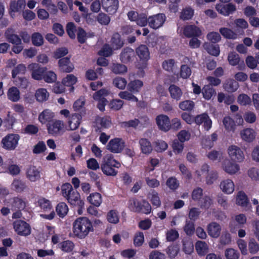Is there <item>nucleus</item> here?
Instances as JSON below:
<instances>
[{
  "instance_id": "9d476101",
  "label": "nucleus",
  "mask_w": 259,
  "mask_h": 259,
  "mask_svg": "<svg viewBox=\"0 0 259 259\" xmlns=\"http://www.w3.org/2000/svg\"><path fill=\"white\" fill-rule=\"evenodd\" d=\"M166 17L163 14H158L148 18L149 26L153 29H157L161 27L164 23Z\"/></svg>"
},
{
  "instance_id": "4c0bfd02",
  "label": "nucleus",
  "mask_w": 259,
  "mask_h": 259,
  "mask_svg": "<svg viewBox=\"0 0 259 259\" xmlns=\"http://www.w3.org/2000/svg\"><path fill=\"white\" fill-rule=\"evenodd\" d=\"M203 47L211 55L218 56L220 54V51L218 45H213L209 43H205Z\"/></svg>"
},
{
  "instance_id": "72a5a7b5",
  "label": "nucleus",
  "mask_w": 259,
  "mask_h": 259,
  "mask_svg": "<svg viewBox=\"0 0 259 259\" xmlns=\"http://www.w3.org/2000/svg\"><path fill=\"white\" fill-rule=\"evenodd\" d=\"M134 55V51L132 49L125 48L121 53L120 60L123 63H128L132 60Z\"/></svg>"
},
{
  "instance_id": "393cba45",
  "label": "nucleus",
  "mask_w": 259,
  "mask_h": 259,
  "mask_svg": "<svg viewBox=\"0 0 259 259\" xmlns=\"http://www.w3.org/2000/svg\"><path fill=\"white\" fill-rule=\"evenodd\" d=\"M184 34L187 37L199 36L201 34V30L195 25H189L185 27Z\"/></svg>"
},
{
  "instance_id": "0e129e2a",
  "label": "nucleus",
  "mask_w": 259,
  "mask_h": 259,
  "mask_svg": "<svg viewBox=\"0 0 259 259\" xmlns=\"http://www.w3.org/2000/svg\"><path fill=\"white\" fill-rule=\"evenodd\" d=\"M123 42L120 38V36L119 34H114L112 38V45L114 49H118L121 48L123 46Z\"/></svg>"
},
{
  "instance_id": "5fc2aeb1",
  "label": "nucleus",
  "mask_w": 259,
  "mask_h": 259,
  "mask_svg": "<svg viewBox=\"0 0 259 259\" xmlns=\"http://www.w3.org/2000/svg\"><path fill=\"white\" fill-rule=\"evenodd\" d=\"M13 82L15 85L22 89H25L29 85V81L25 77H18V78L13 79Z\"/></svg>"
},
{
  "instance_id": "f3484780",
  "label": "nucleus",
  "mask_w": 259,
  "mask_h": 259,
  "mask_svg": "<svg viewBox=\"0 0 259 259\" xmlns=\"http://www.w3.org/2000/svg\"><path fill=\"white\" fill-rule=\"evenodd\" d=\"M215 9L220 14L226 16L232 14L236 10L235 6L232 4L227 5L217 4Z\"/></svg>"
},
{
  "instance_id": "473e14b6",
  "label": "nucleus",
  "mask_w": 259,
  "mask_h": 259,
  "mask_svg": "<svg viewBox=\"0 0 259 259\" xmlns=\"http://www.w3.org/2000/svg\"><path fill=\"white\" fill-rule=\"evenodd\" d=\"M143 86V82L139 79H136L131 81L127 84V89L128 91L137 93L140 92L141 88Z\"/></svg>"
},
{
  "instance_id": "cd10ccee",
  "label": "nucleus",
  "mask_w": 259,
  "mask_h": 259,
  "mask_svg": "<svg viewBox=\"0 0 259 259\" xmlns=\"http://www.w3.org/2000/svg\"><path fill=\"white\" fill-rule=\"evenodd\" d=\"M55 113L49 109H45L38 116V120L42 124L50 121L55 117Z\"/></svg>"
},
{
  "instance_id": "f8f14e48",
  "label": "nucleus",
  "mask_w": 259,
  "mask_h": 259,
  "mask_svg": "<svg viewBox=\"0 0 259 259\" xmlns=\"http://www.w3.org/2000/svg\"><path fill=\"white\" fill-rule=\"evenodd\" d=\"M124 147V142L121 139L115 138L110 141L107 145V149L113 153L120 152Z\"/></svg>"
},
{
  "instance_id": "f03ea898",
  "label": "nucleus",
  "mask_w": 259,
  "mask_h": 259,
  "mask_svg": "<svg viewBox=\"0 0 259 259\" xmlns=\"http://www.w3.org/2000/svg\"><path fill=\"white\" fill-rule=\"evenodd\" d=\"M120 163L116 160L111 154H106L103 158L101 167L103 172L107 176H115L117 171L115 168H119Z\"/></svg>"
},
{
  "instance_id": "a18cd8bd",
  "label": "nucleus",
  "mask_w": 259,
  "mask_h": 259,
  "mask_svg": "<svg viewBox=\"0 0 259 259\" xmlns=\"http://www.w3.org/2000/svg\"><path fill=\"white\" fill-rule=\"evenodd\" d=\"M77 81L76 76L73 74H68L66 77L63 78L62 83L64 85L71 87L75 84Z\"/></svg>"
},
{
  "instance_id": "09e8293b",
  "label": "nucleus",
  "mask_w": 259,
  "mask_h": 259,
  "mask_svg": "<svg viewBox=\"0 0 259 259\" xmlns=\"http://www.w3.org/2000/svg\"><path fill=\"white\" fill-rule=\"evenodd\" d=\"M56 210L60 217L63 218L67 214L68 208L65 203L61 202L57 205Z\"/></svg>"
},
{
  "instance_id": "4d7b16f0",
  "label": "nucleus",
  "mask_w": 259,
  "mask_h": 259,
  "mask_svg": "<svg viewBox=\"0 0 259 259\" xmlns=\"http://www.w3.org/2000/svg\"><path fill=\"white\" fill-rule=\"evenodd\" d=\"M220 32L225 38L228 39H235L237 37V34L232 30L223 27L220 29Z\"/></svg>"
},
{
  "instance_id": "ddd939ff",
  "label": "nucleus",
  "mask_w": 259,
  "mask_h": 259,
  "mask_svg": "<svg viewBox=\"0 0 259 259\" xmlns=\"http://www.w3.org/2000/svg\"><path fill=\"white\" fill-rule=\"evenodd\" d=\"M41 169L35 166H29L26 170V178L31 182H35L40 179Z\"/></svg>"
},
{
  "instance_id": "a19ab883",
  "label": "nucleus",
  "mask_w": 259,
  "mask_h": 259,
  "mask_svg": "<svg viewBox=\"0 0 259 259\" xmlns=\"http://www.w3.org/2000/svg\"><path fill=\"white\" fill-rule=\"evenodd\" d=\"M26 71V67L25 65L20 64L15 67L12 71V77L13 79L18 78L17 76L20 74H25Z\"/></svg>"
},
{
  "instance_id": "aec40b11",
  "label": "nucleus",
  "mask_w": 259,
  "mask_h": 259,
  "mask_svg": "<svg viewBox=\"0 0 259 259\" xmlns=\"http://www.w3.org/2000/svg\"><path fill=\"white\" fill-rule=\"evenodd\" d=\"M81 116L79 114L74 113L72 114L69 118L68 123V131H74L76 130L81 122Z\"/></svg>"
},
{
  "instance_id": "bf43d9fd",
  "label": "nucleus",
  "mask_w": 259,
  "mask_h": 259,
  "mask_svg": "<svg viewBox=\"0 0 259 259\" xmlns=\"http://www.w3.org/2000/svg\"><path fill=\"white\" fill-rule=\"evenodd\" d=\"M113 85L120 90H123L127 85L126 79L121 77H116L113 80Z\"/></svg>"
},
{
  "instance_id": "39448f33",
  "label": "nucleus",
  "mask_w": 259,
  "mask_h": 259,
  "mask_svg": "<svg viewBox=\"0 0 259 259\" xmlns=\"http://www.w3.org/2000/svg\"><path fill=\"white\" fill-rule=\"evenodd\" d=\"M47 130L49 134L53 136H60L65 132L64 123L60 120H54L48 124Z\"/></svg>"
},
{
  "instance_id": "37998d69",
  "label": "nucleus",
  "mask_w": 259,
  "mask_h": 259,
  "mask_svg": "<svg viewBox=\"0 0 259 259\" xmlns=\"http://www.w3.org/2000/svg\"><path fill=\"white\" fill-rule=\"evenodd\" d=\"M224 89L229 92H234L236 91L238 87V83L233 80H228L224 84Z\"/></svg>"
},
{
  "instance_id": "a878e982",
  "label": "nucleus",
  "mask_w": 259,
  "mask_h": 259,
  "mask_svg": "<svg viewBox=\"0 0 259 259\" xmlns=\"http://www.w3.org/2000/svg\"><path fill=\"white\" fill-rule=\"evenodd\" d=\"M168 92L171 99L178 101L181 100L183 96L182 90L178 86L172 84L169 87Z\"/></svg>"
},
{
  "instance_id": "bb28decb",
  "label": "nucleus",
  "mask_w": 259,
  "mask_h": 259,
  "mask_svg": "<svg viewBox=\"0 0 259 259\" xmlns=\"http://www.w3.org/2000/svg\"><path fill=\"white\" fill-rule=\"evenodd\" d=\"M8 99L12 102H16L20 99V93L16 87L10 88L7 93Z\"/></svg>"
},
{
  "instance_id": "774afa93",
  "label": "nucleus",
  "mask_w": 259,
  "mask_h": 259,
  "mask_svg": "<svg viewBox=\"0 0 259 259\" xmlns=\"http://www.w3.org/2000/svg\"><path fill=\"white\" fill-rule=\"evenodd\" d=\"M215 93V90L209 85H205L203 88V96L206 100H209Z\"/></svg>"
},
{
  "instance_id": "4be33fe9",
  "label": "nucleus",
  "mask_w": 259,
  "mask_h": 259,
  "mask_svg": "<svg viewBox=\"0 0 259 259\" xmlns=\"http://www.w3.org/2000/svg\"><path fill=\"white\" fill-rule=\"evenodd\" d=\"M236 204L244 208L246 210L251 209V205L246 194L240 191L236 196Z\"/></svg>"
},
{
  "instance_id": "13d9d810",
  "label": "nucleus",
  "mask_w": 259,
  "mask_h": 259,
  "mask_svg": "<svg viewBox=\"0 0 259 259\" xmlns=\"http://www.w3.org/2000/svg\"><path fill=\"white\" fill-rule=\"evenodd\" d=\"M142 202H139L136 199H131L128 203V207L130 209L134 212L140 211V207Z\"/></svg>"
},
{
  "instance_id": "c756f323",
  "label": "nucleus",
  "mask_w": 259,
  "mask_h": 259,
  "mask_svg": "<svg viewBox=\"0 0 259 259\" xmlns=\"http://www.w3.org/2000/svg\"><path fill=\"white\" fill-rule=\"evenodd\" d=\"M139 144L142 152L145 154H149L152 151L151 142L147 139L143 138L139 140Z\"/></svg>"
},
{
  "instance_id": "49530a36",
  "label": "nucleus",
  "mask_w": 259,
  "mask_h": 259,
  "mask_svg": "<svg viewBox=\"0 0 259 259\" xmlns=\"http://www.w3.org/2000/svg\"><path fill=\"white\" fill-rule=\"evenodd\" d=\"M148 198L153 206L157 208L161 205V201L156 192L154 191L151 192L149 193Z\"/></svg>"
},
{
  "instance_id": "58836bf2",
  "label": "nucleus",
  "mask_w": 259,
  "mask_h": 259,
  "mask_svg": "<svg viewBox=\"0 0 259 259\" xmlns=\"http://www.w3.org/2000/svg\"><path fill=\"white\" fill-rule=\"evenodd\" d=\"M155 150L158 153L165 151L168 148L167 143L163 140H157L153 143Z\"/></svg>"
},
{
  "instance_id": "7ed1b4c3",
  "label": "nucleus",
  "mask_w": 259,
  "mask_h": 259,
  "mask_svg": "<svg viewBox=\"0 0 259 259\" xmlns=\"http://www.w3.org/2000/svg\"><path fill=\"white\" fill-rule=\"evenodd\" d=\"M20 137L17 134H8L2 140V147L8 150H13L18 145Z\"/></svg>"
},
{
  "instance_id": "2eb2a0df",
  "label": "nucleus",
  "mask_w": 259,
  "mask_h": 259,
  "mask_svg": "<svg viewBox=\"0 0 259 259\" xmlns=\"http://www.w3.org/2000/svg\"><path fill=\"white\" fill-rule=\"evenodd\" d=\"M206 230L208 234L210 237L217 238L221 235L222 227L219 223L215 222H212L207 225Z\"/></svg>"
},
{
  "instance_id": "e2e57ef3",
  "label": "nucleus",
  "mask_w": 259,
  "mask_h": 259,
  "mask_svg": "<svg viewBox=\"0 0 259 259\" xmlns=\"http://www.w3.org/2000/svg\"><path fill=\"white\" fill-rule=\"evenodd\" d=\"M111 70L115 74H123L127 72V68L124 65L116 63L113 64Z\"/></svg>"
},
{
  "instance_id": "e433bc0d",
  "label": "nucleus",
  "mask_w": 259,
  "mask_h": 259,
  "mask_svg": "<svg viewBox=\"0 0 259 259\" xmlns=\"http://www.w3.org/2000/svg\"><path fill=\"white\" fill-rule=\"evenodd\" d=\"M25 0H18L17 1H11L10 4V10L12 12H18L24 8L25 6Z\"/></svg>"
},
{
  "instance_id": "9b49d317",
  "label": "nucleus",
  "mask_w": 259,
  "mask_h": 259,
  "mask_svg": "<svg viewBox=\"0 0 259 259\" xmlns=\"http://www.w3.org/2000/svg\"><path fill=\"white\" fill-rule=\"evenodd\" d=\"M156 124L161 131L167 132L171 128V124L169 117L165 115L160 114L156 118Z\"/></svg>"
},
{
  "instance_id": "7c9ffc66",
  "label": "nucleus",
  "mask_w": 259,
  "mask_h": 259,
  "mask_svg": "<svg viewBox=\"0 0 259 259\" xmlns=\"http://www.w3.org/2000/svg\"><path fill=\"white\" fill-rule=\"evenodd\" d=\"M195 249L197 253L201 256L205 255L209 251L207 244L202 241H198L195 243Z\"/></svg>"
},
{
  "instance_id": "6ab92c4d",
  "label": "nucleus",
  "mask_w": 259,
  "mask_h": 259,
  "mask_svg": "<svg viewBox=\"0 0 259 259\" xmlns=\"http://www.w3.org/2000/svg\"><path fill=\"white\" fill-rule=\"evenodd\" d=\"M59 70L64 72L69 73L74 69V65L68 57H64L58 61Z\"/></svg>"
},
{
  "instance_id": "a211bd4d",
  "label": "nucleus",
  "mask_w": 259,
  "mask_h": 259,
  "mask_svg": "<svg viewBox=\"0 0 259 259\" xmlns=\"http://www.w3.org/2000/svg\"><path fill=\"white\" fill-rule=\"evenodd\" d=\"M240 136L243 141L250 143L255 139L256 133L253 128H246L240 131Z\"/></svg>"
},
{
  "instance_id": "1a4fd4ad",
  "label": "nucleus",
  "mask_w": 259,
  "mask_h": 259,
  "mask_svg": "<svg viewBox=\"0 0 259 259\" xmlns=\"http://www.w3.org/2000/svg\"><path fill=\"white\" fill-rule=\"evenodd\" d=\"M222 167L226 172L230 175L236 174L240 170V166L238 164L228 159L223 162Z\"/></svg>"
},
{
  "instance_id": "f704fd0d",
  "label": "nucleus",
  "mask_w": 259,
  "mask_h": 259,
  "mask_svg": "<svg viewBox=\"0 0 259 259\" xmlns=\"http://www.w3.org/2000/svg\"><path fill=\"white\" fill-rule=\"evenodd\" d=\"M87 200L91 204L99 207L102 202V197L99 193L95 192L91 194L87 197Z\"/></svg>"
},
{
  "instance_id": "ea45409f",
  "label": "nucleus",
  "mask_w": 259,
  "mask_h": 259,
  "mask_svg": "<svg viewBox=\"0 0 259 259\" xmlns=\"http://www.w3.org/2000/svg\"><path fill=\"white\" fill-rule=\"evenodd\" d=\"M224 255L226 259H239L240 253L233 248H228L224 251Z\"/></svg>"
},
{
  "instance_id": "c03bdc74",
  "label": "nucleus",
  "mask_w": 259,
  "mask_h": 259,
  "mask_svg": "<svg viewBox=\"0 0 259 259\" xmlns=\"http://www.w3.org/2000/svg\"><path fill=\"white\" fill-rule=\"evenodd\" d=\"M237 103L241 106H248L251 104V99L245 94H241L237 97Z\"/></svg>"
},
{
  "instance_id": "5701e85b",
  "label": "nucleus",
  "mask_w": 259,
  "mask_h": 259,
  "mask_svg": "<svg viewBox=\"0 0 259 259\" xmlns=\"http://www.w3.org/2000/svg\"><path fill=\"white\" fill-rule=\"evenodd\" d=\"M66 198L72 205H77L81 207L84 206V202L80 199V194L76 191H73Z\"/></svg>"
},
{
  "instance_id": "4468645a",
  "label": "nucleus",
  "mask_w": 259,
  "mask_h": 259,
  "mask_svg": "<svg viewBox=\"0 0 259 259\" xmlns=\"http://www.w3.org/2000/svg\"><path fill=\"white\" fill-rule=\"evenodd\" d=\"M29 69L31 71V76L35 80L43 79L45 68L40 67L36 63H32L28 66Z\"/></svg>"
},
{
  "instance_id": "338daca9",
  "label": "nucleus",
  "mask_w": 259,
  "mask_h": 259,
  "mask_svg": "<svg viewBox=\"0 0 259 259\" xmlns=\"http://www.w3.org/2000/svg\"><path fill=\"white\" fill-rule=\"evenodd\" d=\"M60 247L63 251L69 252L73 250L74 244L70 240L64 241L61 243Z\"/></svg>"
},
{
  "instance_id": "3c124183",
  "label": "nucleus",
  "mask_w": 259,
  "mask_h": 259,
  "mask_svg": "<svg viewBox=\"0 0 259 259\" xmlns=\"http://www.w3.org/2000/svg\"><path fill=\"white\" fill-rule=\"evenodd\" d=\"M31 41L34 46L39 47L44 44V38L40 33L35 32L31 35Z\"/></svg>"
},
{
  "instance_id": "c85d7f7f",
  "label": "nucleus",
  "mask_w": 259,
  "mask_h": 259,
  "mask_svg": "<svg viewBox=\"0 0 259 259\" xmlns=\"http://www.w3.org/2000/svg\"><path fill=\"white\" fill-rule=\"evenodd\" d=\"M34 96L37 102H43L48 100L50 94L46 89L39 88L36 90Z\"/></svg>"
},
{
  "instance_id": "6e6552de",
  "label": "nucleus",
  "mask_w": 259,
  "mask_h": 259,
  "mask_svg": "<svg viewBox=\"0 0 259 259\" xmlns=\"http://www.w3.org/2000/svg\"><path fill=\"white\" fill-rule=\"evenodd\" d=\"M103 9L110 15L115 14L119 8L118 0H101Z\"/></svg>"
},
{
  "instance_id": "0eeeda50",
  "label": "nucleus",
  "mask_w": 259,
  "mask_h": 259,
  "mask_svg": "<svg viewBox=\"0 0 259 259\" xmlns=\"http://www.w3.org/2000/svg\"><path fill=\"white\" fill-rule=\"evenodd\" d=\"M15 231L18 234L26 236L31 233V227L26 222L22 220H17L13 223Z\"/></svg>"
},
{
  "instance_id": "de8ad7c7",
  "label": "nucleus",
  "mask_w": 259,
  "mask_h": 259,
  "mask_svg": "<svg viewBox=\"0 0 259 259\" xmlns=\"http://www.w3.org/2000/svg\"><path fill=\"white\" fill-rule=\"evenodd\" d=\"M194 15V10L190 7L183 9L180 14V18L184 20L191 19Z\"/></svg>"
},
{
  "instance_id": "603ef678",
  "label": "nucleus",
  "mask_w": 259,
  "mask_h": 259,
  "mask_svg": "<svg viewBox=\"0 0 259 259\" xmlns=\"http://www.w3.org/2000/svg\"><path fill=\"white\" fill-rule=\"evenodd\" d=\"M223 124L228 131H233L235 128V123L234 120L230 117L227 116L224 118Z\"/></svg>"
},
{
  "instance_id": "dca6fc26",
  "label": "nucleus",
  "mask_w": 259,
  "mask_h": 259,
  "mask_svg": "<svg viewBox=\"0 0 259 259\" xmlns=\"http://www.w3.org/2000/svg\"><path fill=\"white\" fill-rule=\"evenodd\" d=\"M195 122L198 124H203L204 128L208 131L211 127L212 121L207 114L203 113L195 117Z\"/></svg>"
},
{
  "instance_id": "680f3d73",
  "label": "nucleus",
  "mask_w": 259,
  "mask_h": 259,
  "mask_svg": "<svg viewBox=\"0 0 259 259\" xmlns=\"http://www.w3.org/2000/svg\"><path fill=\"white\" fill-rule=\"evenodd\" d=\"M248 250L251 254H255L259 251V244L254 239H251L248 242Z\"/></svg>"
},
{
  "instance_id": "052dcab7",
  "label": "nucleus",
  "mask_w": 259,
  "mask_h": 259,
  "mask_svg": "<svg viewBox=\"0 0 259 259\" xmlns=\"http://www.w3.org/2000/svg\"><path fill=\"white\" fill-rule=\"evenodd\" d=\"M248 177L253 181H259V168L255 167L250 168L247 171Z\"/></svg>"
},
{
  "instance_id": "69168bd1",
  "label": "nucleus",
  "mask_w": 259,
  "mask_h": 259,
  "mask_svg": "<svg viewBox=\"0 0 259 259\" xmlns=\"http://www.w3.org/2000/svg\"><path fill=\"white\" fill-rule=\"evenodd\" d=\"M228 60L229 64L232 66H236L239 64V56L235 52H231L228 56Z\"/></svg>"
},
{
  "instance_id": "8fccbe9b",
  "label": "nucleus",
  "mask_w": 259,
  "mask_h": 259,
  "mask_svg": "<svg viewBox=\"0 0 259 259\" xmlns=\"http://www.w3.org/2000/svg\"><path fill=\"white\" fill-rule=\"evenodd\" d=\"M108 221L112 224H117L119 222V218L118 212L115 210H110L107 215Z\"/></svg>"
},
{
  "instance_id": "b1692460",
  "label": "nucleus",
  "mask_w": 259,
  "mask_h": 259,
  "mask_svg": "<svg viewBox=\"0 0 259 259\" xmlns=\"http://www.w3.org/2000/svg\"><path fill=\"white\" fill-rule=\"evenodd\" d=\"M9 206L13 210H21L25 207V202L21 198L19 197H14L9 200L8 202Z\"/></svg>"
},
{
  "instance_id": "6e6d98bb",
  "label": "nucleus",
  "mask_w": 259,
  "mask_h": 259,
  "mask_svg": "<svg viewBox=\"0 0 259 259\" xmlns=\"http://www.w3.org/2000/svg\"><path fill=\"white\" fill-rule=\"evenodd\" d=\"M97 21L102 25H108L111 20L110 17L106 14L101 12L97 16Z\"/></svg>"
},
{
  "instance_id": "20e7f679",
  "label": "nucleus",
  "mask_w": 259,
  "mask_h": 259,
  "mask_svg": "<svg viewBox=\"0 0 259 259\" xmlns=\"http://www.w3.org/2000/svg\"><path fill=\"white\" fill-rule=\"evenodd\" d=\"M110 94V91L106 89H102L96 92L93 95V98L94 100L98 102V108L101 111L105 110V106L107 104V100L105 97Z\"/></svg>"
},
{
  "instance_id": "423d86ee",
  "label": "nucleus",
  "mask_w": 259,
  "mask_h": 259,
  "mask_svg": "<svg viewBox=\"0 0 259 259\" xmlns=\"http://www.w3.org/2000/svg\"><path fill=\"white\" fill-rule=\"evenodd\" d=\"M228 154L230 159L236 162H241L245 158L243 151L236 145H231L228 148Z\"/></svg>"
},
{
  "instance_id": "412c9836",
  "label": "nucleus",
  "mask_w": 259,
  "mask_h": 259,
  "mask_svg": "<svg viewBox=\"0 0 259 259\" xmlns=\"http://www.w3.org/2000/svg\"><path fill=\"white\" fill-rule=\"evenodd\" d=\"M220 189L225 194H232L235 190V185L233 181L229 179H225L221 182Z\"/></svg>"
},
{
  "instance_id": "c9c22d12",
  "label": "nucleus",
  "mask_w": 259,
  "mask_h": 259,
  "mask_svg": "<svg viewBox=\"0 0 259 259\" xmlns=\"http://www.w3.org/2000/svg\"><path fill=\"white\" fill-rule=\"evenodd\" d=\"M209 171V166L207 164H203L200 169L197 170L195 172V178L197 181H202L204 177Z\"/></svg>"
},
{
  "instance_id": "f257e3e1",
  "label": "nucleus",
  "mask_w": 259,
  "mask_h": 259,
  "mask_svg": "<svg viewBox=\"0 0 259 259\" xmlns=\"http://www.w3.org/2000/svg\"><path fill=\"white\" fill-rule=\"evenodd\" d=\"M72 232L74 236L82 239L94 231L92 223L87 217H79L72 224Z\"/></svg>"
},
{
  "instance_id": "79ce46f5",
  "label": "nucleus",
  "mask_w": 259,
  "mask_h": 259,
  "mask_svg": "<svg viewBox=\"0 0 259 259\" xmlns=\"http://www.w3.org/2000/svg\"><path fill=\"white\" fill-rule=\"evenodd\" d=\"M38 204L44 211H50L52 210L50 201L46 198H39L38 200Z\"/></svg>"
},
{
  "instance_id": "864d4df0",
  "label": "nucleus",
  "mask_w": 259,
  "mask_h": 259,
  "mask_svg": "<svg viewBox=\"0 0 259 259\" xmlns=\"http://www.w3.org/2000/svg\"><path fill=\"white\" fill-rule=\"evenodd\" d=\"M133 93L128 91H122L120 92L118 94V96L124 100L133 101V102H138V98L135 96L133 94Z\"/></svg>"
},
{
  "instance_id": "2f4dec72",
  "label": "nucleus",
  "mask_w": 259,
  "mask_h": 259,
  "mask_svg": "<svg viewBox=\"0 0 259 259\" xmlns=\"http://www.w3.org/2000/svg\"><path fill=\"white\" fill-rule=\"evenodd\" d=\"M136 54L140 60L145 61L149 59L150 53L148 48L145 45H141L136 49Z\"/></svg>"
}]
</instances>
